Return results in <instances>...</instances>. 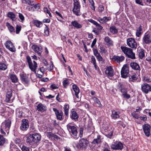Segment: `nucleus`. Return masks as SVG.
Instances as JSON below:
<instances>
[{
  "label": "nucleus",
  "instance_id": "obj_57",
  "mask_svg": "<svg viewBox=\"0 0 151 151\" xmlns=\"http://www.w3.org/2000/svg\"><path fill=\"white\" fill-rule=\"evenodd\" d=\"M103 20L105 22L108 21H109L111 19V18L110 17H103Z\"/></svg>",
  "mask_w": 151,
  "mask_h": 151
},
{
  "label": "nucleus",
  "instance_id": "obj_10",
  "mask_svg": "<svg viewBox=\"0 0 151 151\" xmlns=\"http://www.w3.org/2000/svg\"><path fill=\"white\" fill-rule=\"evenodd\" d=\"M68 129L69 132H71L72 134L74 136H77L78 131L76 127L75 126H71L69 124L67 125Z\"/></svg>",
  "mask_w": 151,
  "mask_h": 151
},
{
  "label": "nucleus",
  "instance_id": "obj_47",
  "mask_svg": "<svg viewBox=\"0 0 151 151\" xmlns=\"http://www.w3.org/2000/svg\"><path fill=\"white\" fill-rule=\"evenodd\" d=\"M99 51L101 53H105L107 51L105 47H99Z\"/></svg>",
  "mask_w": 151,
  "mask_h": 151
},
{
  "label": "nucleus",
  "instance_id": "obj_55",
  "mask_svg": "<svg viewBox=\"0 0 151 151\" xmlns=\"http://www.w3.org/2000/svg\"><path fill=\"white\" fill-rule=\"evenodd\" d=\"M133 116L136 119H138L139 116V115L137 114L135 112H133L132 114Z\"/></svg>",
  "mask_w": 151,
  "mask_h": 151
},
{
  "label": "nucleus",
  "instance_id": "obj_27",
  "mask_svg": "<svg viewBox=\"0 0 151 151\" xmlns=\"http://www.w3.org/2000/svg\"><path fill=\"white\" fill-rule=\"evenodd\" d=\"M9 76L12 82L13 83H16L18 82V78L15 74L11 73L9 74Z\"/></svg>",
  "mask_w": 151,
  "mask_h": 151
},
{
  "label": "nucleus",
  "instance_id": "obj_11",
  "mask_svg": "<svg viewBox=\"0 0 151 151\" xmlns=\"http://www.w3.org/2000/svg\"><path fill=\"white\" fill-rule=\"evenodd\" d=\"M29 127L28 121L25 119H24L22 120L20 129L22 130H26Z\"/></svg>",
  "mask_w": 151,
  "mask_h": 151
},
{
  "label": "nucleus",
  "instance_id": "obj_24",
  "mask_svg": "<svg viewBox=\"0 0 151 151\" xmlns=\"http://www.w3.org/2000/svg\"><path fill=\"white\" fill-rule=\"evenodd\" d=\"M37 110L42 112H43L47 110L46 107L42 103H40L37 106Z\"/></svg>",
  "mask_w": 151,
  "mask_h": 151
},
{
  "label": "nucleus",
  "instance_id": "obj_2",
  "mask_svg": "<svg viewBox=\"0 0 151 151\" xmlns=\"http://www.w3.org/2000/svg\"><path fill=\"white\" fill-rule=\"evenodd\" d=\"M118 90L121 92L123 98L127 99H129L130 97L129 94L127 93V88L126 86L121 83H119L118 86Z\"/></svg>",
  "mask_w": 151,
  "mask_h": 151
},
{
  "label": "nucleus",
  "instance_id": "obj_25",
  "mask_svg": "<svg viewBox=\"0 0 151 151\" xmlns=\"http://www.w3.org/2000/svg\"><path fill=\"white\" fill-rule=\"evenodd\" d=\"M130 66L132 69L134 70H140L139 65L136 63L134 62L131 63H130Z\"/></svg>",
  "mask_w": 151,
  "mask_h": 151
},
{
  "label": "nucleus",
  "instance_id": "obj_1",
  "mask_svg": "<svg viewBox=\"0 0 151 151\" xmlns=\"http://www.w3.org/2000/svg\"><path fill=\"white\" fill-rule=\"evenodd\" d=\"M41 136L38 134L36 133L30 134L27 138V142L30 145H33L41 139Z\"/></svg>",
  "mask_w": 151,
  "mask_h": 151
},
{
  "label": "nucleus",
  "instance_id": "obj_39",
  "mask_svg": "<svg viewBox=\"0 0 151 151\" xmlns=\"http://www.w3.org/2000/svg\"><path fill=\"white\" fill-rule=\"evenodd\" d=\"M33 23L34 25L37 27H40L42 25V22L37 20H34Z\"/></svg>",
  "mask_w": 151,
  "mask_h": 151
},
{
  "label": "nucleus",
  "instance_id": "obj_31",
  "mask_svg": "<svg viewBox=\"0 0 151 151\" xmlns=\"http://www.w3.org/2000/svg\"><path fill=\"white\" fill-rule=\"evenodd\" d=\"M142 33V26L141 25H140L139 27L136 29V35L137 37H140Z\"/></svg>",
  "mask_w": 151,
  "mask_h": 151
},
{
  "label": "nucleus",
  "instance_id": "obj_63",
  "mask_svg": "<svg viewBox=\"0 0 151 151\" xmlns=\"http://www.w3.org/2000/svg\"><path fill=\"white\" fill-rule=\"evenodd\" d=\"M93 54L94 55L96 56L98 55H99L100 54L98 52V51L96 49H93Z\"/></svg>",
  "mask_w": 151,
  "mask_h": 151
},
{
  "label": "nucleus",
  "instance_id": "obj_36",
  "mask_svg": "<svg viewBox=\"0 0 151 151\" xmlns=\"http://www.w3.org/2000/svg\"><path fill=\"white\" fill-rule=\"evenodd\" d=\"M8 17L10 18L12 21H14L15 19V16L14 13L12 12H9L8 13Z\"/></svg>",
  "mask_w": 151,
  "mask_h": 151
},
{
  "label": "nucleus",
  "instance_id": "obj_7",
  "mask_svg": "<svg viewBox=\"0 0 151 151\" xmlns=\"http://www.w3.org/2000/svg\"><path fill=\"white\" fill-rule=\"evenodd\" d=\"M128 45L132 48L136 49L137 47V43L134 39L132 38H128L127 40Z\"/></svg>",
  "mask_w": 151,
  "mask_h": 151
},
{
  "label": "nucleus",
  "instance_id": "obj_62",
  "mask_svg": "<svg viewBox=\"0 0 151 151\" xmlns=\"http://www.w3.org/2000/svg\"><path fill=\"white\" fill-rule=\"evenodd\" d=\"M95 25L97 29L99 30H101L103 29V27L98 23H97Z\"/></svg>",
  "mask_w": 151,
  "mask_h": 151
},
{
  "label": "nucleus",
  "instance_id": "obj_34",
  "mask_svg": "<svg viewBox=\"0 0 151 151\" xmlns=\"http://www.w3.org/2000/svg\"><path fill=\"white\" fill-rule=\"evenodd\" d=\"M91 99L97 104L98 106L99 107L102 106V104H101L100 101L97 98L94 97L92 98Z\"/></svg>",
  "mask_w": 151,
  "mask_h": 151
},
{
  "label": "nucleus",
  "instance_id": "obj_13",
  "mask_svg": "<svg viewBox=\"0 0 151 151\" xmlns=\"http://www.w3.org/2000/svg\"><path fill=\"white\" fill-rule=\"evenodd\" d=\"M6 47L12 52H14L16 49L12 42L10 41H7L5 44Z\"/></svg>",
  "mask_w": 151,
  "mask_h": 151
},
{
  "label": "nucleus",
  "instance_id": "obj_48",
  "mask_svg": "<svg viewBox=\"0 0 151 151\" xmlns=\"http://www.w3.org/2000/svg\"><path fill=\"white\" fill-rule=\"evenodd\" d=\"M69 84L68 79H65L63 81V85L65 88H66Z\"/></svg>",
  "mask_w": 151,
  "mask_h": 151
},
{
  "label": "nucleus",
  "instance_id": "obj_14",
  "mask_svg": "<svg viewBox=\"0 0 151 151\" xmlns=\"http://www.w3.org/2000/svg\"><path fill=\"white\" fill-rule=\"evenodd\" d=\"M80 5H77L73 6V8L72 10V12L74 14L77 16H79L81 14V13L80 11Z\"/></svg>",
  "mask_w": 151,
  "mask_h": 151
},
{
  "label": "nucleus",
  "instance_id": "obj_28",
  "mask_svg": "<svg viewBox=\"0 0 151 151\" xmlns=\"http://www.w3.org/2000/svg\"><path fill=\"white\" fill-rule=\"evenodd\" d=\"M72 89L75 93V95L76 97L78 98V94L80 92V90L79 88L76 85H73L72 86Z\"/></svg>",
  "mask_w": 151,
  "mask_h": 151
},
{
  "label": "nucleus",
  "instance_id": "obj_56",
  "mask_svg": "<svg viewBox=\"0 0 151 151\" xmlns=\"http://www.w3.org/2000/svg\"><path fill=\"white\" fill-rule=\"evenodd\" d=\"M90 5H91V9L93 10L94 11H95V7L94 6V3L93 1H92V2H89Z\"/></svg>",
  "mask_w": 151,
  "mask_h": 151
},
{
  "label": "nucleus",
  "instance_id": "obj_21",
  "mask_svg": "<svg viewBox=\"0 0 151 151\" xmlns=\"http://www.w3.org/2000/svg\"><path fill=\"white\" fill-rule=\"evenodd\" d=\"M53 111L55 112V114L58 119L62 120H63V113L62 111L60 112L56 108H54L53 109Z\"/></svg>",
  "mask_w": 151,
  "mask_h": 151
},
{
  "label": "nucleus",
  "instance_id": "obj_17",
  "mask_svg": "<svg viewBox=\"0 0 151 151\" xmlns=\"http://www.w3.org/2000/svg\"><path fill=\"white\" fill-rule=\"evenodd\" d=\"M105 73L108 76H113L114 75V72L112 67L109 66L107 67L105 71Z\"/></svg>",
  "mask_w": 151,
  "mask_h": 151
},
{
  "label": "nucleus",
  "instance_id": "obj_29",
  "mask_svg": "<svg viewBox=\"0 0 151 151\" xmlns=\"http://www.w3.org/2000/svg\"><path fill=\"white\" fill-rule=\"evenodd\" d=\"M12 96V91L7 92L6 95V101L7 102H10V99Z\"/></svg>",
  "mask_w": 151,
  "mask_h": 151
},
{
  "label": "nucleus",
  "instance_id": "obj_42",
  "mask_svg": "<svg viewBox=\"0 0 151 151\" xmlns=\"http://www.w3.org/2000/svg\"><path fill=\"white\" fill-rule=\"evenodd\" d=\"M137 78L136 77L135 75H133L129 77V81L130 82H134L137 80Z\"/></svg>",
  "mask_w": 151,
  "mask_h": 151
},
{
  "label": "nucleus",
  "instance_id": "obj_8",
  "mask_svg": "<svg viewBox=\"0 0 151 151\" xmlns=\"http://www.w3.org/2000/svg\"><path fill=\"white\" fill-rule=\"evenodd\" d=\"M88 143V142L86 139H82L79 141L78 145H77L76 146L78 148H86L87 146Z\"/></svg>",
  "mask_w": 151,
  "mask_h": 151
},
{
  "label": "nucleus",
  "instance_id": "obj_53",
  "mask_svg": "<svg viewBox=\"0 0 151 151\" xmlns=\"http://www.w3.org/2000/svg\"><path fill=\"white\" fill-rule=\"evenodd\" d=\"M33 6V7L35 9V10H37L39 9L40 8V5L39 4H34Z\"/></svg>",
  "mask_w": 151,
  "mask_h": 151
},
{
  "label": "nucleus",
  "instance_id": "obj_51",
  "mask_svg": "<svg viewBox=\"0 0 151 151\" xmlns=\"http://www.w3.org/2000/svg\"><path fill=\"white\" fill-rule=\"evenodd\" d=\"M143 80L144 81H146L148 83L151 82V79L147 77H144L143 78Z\"/></svg>",
  "mask_w": 151,
  "mask_h": 151
},
{
  "label": "nucleus",
  "instance_id": "obj_35",
  "mask_svg": "<svg viewBox=\"0 0 151 151\" xmlns=\"http://www.w3.org/2000/svg\"><path fill=\"white\" fill-rule=\"evenodd\" d=\"M6 26L8 28L11 33L14 32V28L11 25L9 22H6Z\"/></svg>",
  "mask_w": 151,
  "mask_h": 151
},
{
  "label": "nucleus",
  "instance_id": "obj_54",
  "mask_svg": "<svg viewBox=\"0 0 151 151\" xmlns=\"http://www.w3.org/2000/svg\"><path fill=\"white\" fill-rule=\"evenodd\" d=\"M50 87L52 88V89H58V85L55 84H52L50 86Z\"/></svg>",
  "mask_w": 151,
  "mask_h": 151
},
{
  "label": "nucleus",
  "instance_id": "obj_5",
  "mask_svg": "<svg viewBox=\"0 0 151 151\" xmlns=\"http://www.w3.org/2000/svg\"><path fill=\"white\" fill-rule=\"evenodd\" d=\"M129 72V66L127 64L124 65L122 68L121 73L122 77L124 78H126L128 76Z\"/></svg>",
  "mask_w": 151,
  "mask_h": 151
},
{
  "label": "nucleus",
  "instance_id": "obj_9",
  "mask_svg": "<svg viewBox=\"0 0 151 151\" xmlns=\"http://www.w3.org/2000/svg\"><path fill=\"white\" fill-rule=\"evenodd\" d=\"M151 126L148 124H144L142 126V128L145 135L149 137L150 135Z\"/></svg>",
  "mask_w": 151,
  "mask_h": 151
},
{
  "label": "nucleus",
  "instance_id": "obj_40",
  "mask_svg": "<svg viewBox=\"0 0 151 151\" xmlns=\"http://www.w3.org/2000/svg\"><path fill=\"white\" fill-rule=\"evenodd\" d=\"M7 65L4 63H0V70H5L7 68Z\"/></svg>",
  "mask_w": 151,
  "mask_h": 151
},
{
  "label": "nucleus",
  "instance_id": "obj_6",
  "mask_svg": "<svg viewBox=\"0 0 151 151\" xmlns=\"http://www.w3.org/2000/svg\"><path fill=\"white\" fill-rule=\"evenodd\" d=\"M11 122L10 120L7 119L2 124L1 127L4 129L5 131L7 133L9 132V130L10 129Z\"/></svg>",
  "mask_w": 151,
  "mask_h": 151
},
{
  "label": "nucleus",
  "instance_id": "obj_52",
  "mask_svg": "<svg viewBox=\"0 0 151 151\" xmlns=\"http://www.w3.org/2000/svg\"><path fill=\"white\" fill-rule=\"evenodd\" d=\"M19 17L21 20V22H22L24 19V17L22 14L20 13H19Z\"/></svg>",
  "mask_w": 151,
  "mask_h": 151
},
{
  "label": "nucleus",
  "instance_id": "obj_49",
  "mask_svg": "<svg viewBox=\"0 0 151 151\" xmlns=\"http://www.w3.org/2000/svg\"><path fill=\"white\" fill-rule=\"evenodd\" d=\"M27 4L31 6H33L35 4L34 1L32 0H27Z\"/></svg>",
  "mask_w": 151,
  "mask_h": 151
},
{
  "label": "nucleus",
  "instance_id": "obj_50",
  "mask_svg": "<svg viewBox=\"0 0 151 151\" xmlns=\"http://www.w3.org/2000/svg\"><path fill=\"white\" fill-rule=\"evenodd\" d=\"M51 63L50 65L47 68L48 70L51 71H52L53 69V63L52 61H51Z\"/></svg>",
  "mask_w": 151,
  "mask_h": 151
},
{
  "label": "nucleus",
  "instance_id": "obj_22",
  "mask_svg": "<svg viewBox=\"0 0 151 151\" xmlns=\"http://www.w3.org/2000/svg\"><path fill=\"white\" fill-rule=\"evenodd\" d=\"M120 112L118 110H113L112 111L111 116L113 119H115L119 117V114Z\"/></svg>",
  "mask_w": 151,
  "mask_h": 151
},
{
  "label": "nucleus",
  "instance_id": "obj_37",
  "mask_svg": "<svg viewBox=\"0 0 151 151\" xmlns=\"http://www.w3.org/2000/svg\"><path fill=\"white\" fill-rule=\"evenodd\" d=\"M110 32L113 34L117 33L118 32V29L114 26L111 27L109 28Z\"/></svg>",
  "mask_w": 151,
  "mask_h": 151
},
{
  "label": "nucleus",
  "instance_id": "obj_32",
  "mask_svg": "<svg viewBox=\"0 0 151 151\" xmlns=\"http://www.w3.org/2000/svg\"><path fill=\"white\" fill-rule=\"evenodd\" d=\"M63 109L65 114L66 116H68L69 109V105L68 104H65L64 106Z\"/></svg>",
  "mask_w": 151,
  "mask_h": 151
},
{
  "label": "nucleus",
  "instance_id": "obj_26",
  "mask_svg": "<svg viewBox=\"0 0 151 151\" xmlns=\"http://www.w3.org/2000/svg\"><path fill=\"white\" fill-rule=\"evenodd\" d=\"M104 40L108 46L113 45V41L108 36L106 37L104 39Z\"/></svg>",
  "mask_w": 151,
  "mask_h": 151
},
{
  "label": "nucleus",
  "instance_id": "obj_18",
  "mask_svg": "<svg viewBox=\"0 0 151 151\" xmlns=\"http://www.w3.org/2000/svg\"><path fill=\"white\" fill-rule=\"evenodd\" d=\"M70 116L71 119L73 120H74L75 122L78 121V119L79 117V115L74 110L72 109L71 110Z\"/></svg>",
  "mask_w": 151,
  "mask_h": 151
},
{
  "label": "nucleus",
  "instance_id": "obj_44",
  "mask_svg": "<svg viewBox=\"0 0 151 151\" xmlns=\"http://www.w3.org/2000/svg\"><path fill=\"white\" fill-rule=\"evenodd\" d=\"M45 26L46 27L44 29V33L46 36H48L49 33V28L46 25H45Z\"/></svg>",
  "mask_w": 151,
  "mask_h": 151
},
{
  "label": "nucleus",
  "instance_id": "obj_41",
  "mask_svg": "<svg viewBox=\"0 0 151 151\" xmlns=\"http://www.w3.org/2000/svg\"><path fill=\"white\" fill-rule=\"evenodd\" d=\"M22 151H32V149L25 145H22L21 147Z\"/></svg>",
  "mask_w": 151,
  "mask_h": 151
},
{
  "label": "nucleus",
  "instance_id": "obj_60",
  "mask_svg": "<svg viewBox=\"0 0 151 151\" xmlns=\"http://www.w3.org/2000/svg\"><path fill=\"white\" fill-rule=\"evenodd\" d=\"M135 2L136 4L141 5L142 6L143 5L142 2V0H136Z\"/></svg>",
  "mask_w": 151,
  "mask_h": 151
},
{
  "label": "nucleus",
  "instance_id": "obj_16",
  "mask_svg": "<svg viewBox=\"0 0 151 151\" xmlns=\"http://www.w3.org/2000/svg\"><path fill=\"white\" fill-rule=\"evenodd\" d=\"M142 42L146 44L151 43V36L150 35L145 33L142 38Z\"/></svg>",
  "mask_w": 151,
  "mask_h": 151
},
{
  "label": "nucleus",
  "instance_id": "obj_12",
  "mask_svg": "<svg viewBox=\"0 0 151 151\" xmlns=\"http://www.w3.org/2000/svg\"><path fill=\"white\" fill-rule=\"evenodd\" d=\"M142 91L146 94L151 91V86L147 83H144L141 86Z\"/></svg>",
  "mask_w": 151,
  "mask_h": 151
},
{
  "label": "nucleus",
  "instance_id": "obj_46",
  "mask_svg": "<svg viewBox=\"0 0 151 151\" xmlns=\"http://www.w3.org/2000/svg\"><path fill=\"white\" fill-rule=\"evenodd\" d=\"M16 33L17 34H18L20 31L21 29V26L20 25H17L16 27Z\"/></svg>",
  "mask_w": 151,
  "mask_h": 151
},
{
  "label": "nucleus",
  "instance_id": "obj_15",
  "mask_svg": "<svg viewBox=\"0 0 151 151\" xmlns=\"http://www.w3.org/2000/svg\"><path fill=\"white\" fill-rule=\"evenodd\" d=\"M123 147V145L120 142H114L111 146V148L113 150H122Z\"/></svg>",
  "mask_w": 151,
  "mask_h": 151
},
{
  "label": "nucleus",
  "instance_id": "obj_30",
  "mask_svg": "<svg viewBox=\"0 0 151 151\" xmlns=\"http://www.w3.org/2000/svg\"><path fill=\"white\" fill-rule=\"evenodd\" d=\"M71 24L72 25L77 29L81 28L82 27L81 24L78 23L77 21L76 20L72 21Z\"/></svg>",
  "mask_w": 151,
  "mask_h": 151
},
{
  "label": "nucleus",
  "instance_id": "obj_20",
  "mask_svg": "<svg viewBox=\"0 0 151 151\" xmlns=\"http://www.w3.org/2000/svg\"><path fill=\"white\" fill-rule=\"evenodd\" d=\"M103 138L101 136L98 135L96 138L93 139L92 143L95 145L100 144L102 142Z\"/></svg>",
  "mask_w": 151,
  "mask_h": 151
},
{
  "label": "nucleus",
  "instance_id": "obj_33",
  "mask_svg": "<svg viewBox=\"0 0 151 151\" xmlns=\"http://www.w3.org/2000/svg\"><path fill=\"white\" fill-rule=\"evenodd\" d=\"M47 136L49 138L52 139V138H55L56 139H58V137L56 135L54 134L51 132H47L46 133Z\"/></svg>",
  "mask_w": 151,
  "mask_h": 151
},
{
  "label": "nucleus",
  "instance_id": "obj_23",
  "mask_svg": "<svg viewBox=\"0 0 151 151\" xmlns=\"http://www.w3.org/2000/svg\"><path fill=\"white\" fill-rule=\"evenodd\" d=\"M32 48L35 52L37 53L38 55H40L42 49L41 47H39L36 45H34L32 46Z\"/></svg>",
  "mask_w": 151,
  "mask_h": 151
},
{
  "label": "nucleus",
  "instance_id": "obj_64",
  "mask_svg": "<svg viewBox=\"0 0 151 151\" xmlns=\"http://www.w3.org/2000/svg\"><path fill=\"white\" fill-rule=\"evenodd\" d=\"M96 41H97V40H96V38H95L93 40L92 42L91 45V48H93V47H94V46L95 45V44L96 43Z\"/></svg>",
  "mask_w": 151,
  "mask_h": 151
},
{
  "label": "nucleus",
  "instance_id": "obj_58",
  "mask_svg": "<svg viewBox=\"0 0 151 151\" xmlns=\"http://www.w3.org/2000/svg\"><path fill=\"white\" fill-rule=\"evenodd\" d=\"M91 63H93V65H94L95 64H96V60L94 58V57L93 56H92V57L91 58Z\"/></svg>",
  "mask_w": 151,
  "mask_h": 151
},
{
  "label": "nucleus",
  "instance_id": "obj_61",
  "mask_svg": "<svg viewBox=\"0 0 151 151\" xmlns=\"http://www.w3.org/2000/svg\"><path fill=\"white\" fill-rule=\"evenodd\" d=\"M98 60L99 61H101L103 60V58L100 55V54L99 55L96 56Z\"/></svg>",
  "mask_w": 151,
  "mask_h": 151
},
{
  "label": "nucleus",
  "instance_id": "obj_38",
  "mask_svg": "<svg viewBox=\"0 0 151 151\" xmlns=\"http://www.w3.org/2000/svg\"><path fill=\"white\" fill-rule=\"evenodd\" d=\"M20 78L22 80L26 83L28 82L27 77L26 75L24 74H21L20 75Z\"/></svg>",
  "mask_w": 151,
  "mask_h": 151
},
{
  "label": "nucleus",
  "instance_id": "obj_19",
  "mask_svg": "<svg viewBox=\"0 0 151 151\" xmlns=\"http://www.w3.org/2000/svg\"><path fill=\"white\" fill-rule=\"evenodd\" d=\"M111 59L113 61L120 63L124 60V57L122 55L120 56L114 55Z\"/></svg>",
  "mask_w": 151,
  "mask_h": 151
},
{
  "label": "nucleus",
  "instance_id": "obj_43",
  "mask_svg": "<svg viewBox=\"0 0 151 151\" xmlns=\"http://www.w3.org/2000/svg\"><path fill=\"white\" fill-rule=\"evenodd\" d=\"M6 141V139L3 136L0 135V145H2L5 143Z\"/></svg>",
  "mask_w": 151,
  "mask_h": 151
},
{
  "label": "nucleus",
  "instance_id": "obj_59",
  "mask_svg": "<svg viewBox=\"0 0 151 151\" xmlns=\"http://www.w3.org/2000/svg\"><path fill=\"white\" fill-rule=\"evenodd\" d=\"M106 136L108 138H111L113 136V132L110 131L108 134H106Z\"/></svg>",
  "mask_w": 151,
  "mask_h": 151
},
{
  "label": "nucleus",
  "instance_id": "obj_45",
  "mask_svg": "<svg viewBox=\"0 0 151 151\" xmlns=\"http://www.w3.org/2000/svg\"><path fill=\"white\" fill-rule=\"evenodd\" d=\"M139 56L141 59L142 58L145 56L144 52L143 50L139 51Z\"/></svg>",
  "mask_w": 151,
  "mask_h": 151
},
{
  "label": "nucleus",
  "instance_id": "obj_4",
  "mask_svg": "<svg viewBox=\"0 0 151 151\" xmlns=\"http://www.w3.org/2000/svg\"><path fill=\"white\" fill-rule=\"evenodd\" d=\"M26 59L28 63L29 67L30 69L35 73L37 67V64L36 62L33 60L32 61L31 58L29 56H27Z\"/></svg>",
  "mask_w": 151,
  "mask_h": 151
},
{
  "label": "nucleus",
  "instance_id": "obj_3",
  "mask_svg": "<svg viewBox=\"0 0 151 151\" xmlns=\"http://www.w3.org/2000/svg\"><path fill=\"white\" fill-rule=\"evenodd\" d=\"M121 49L123 52L127 55L128 57L133 59L135 58V54L132 52V50L125 46H121Z\"/></svg>",
  "mask_w": 151,
  "mask_h": 151
}]
</instances>
